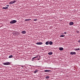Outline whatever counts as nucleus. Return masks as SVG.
<instances>
[{
    "instance_id": "f257e3e1",
    "label": "nucleus",
    "mask_w": 80,
    "mask_h": 80,
    "mask_svg": "<svg viewBox=\"0 0 80 80\" xmlns=\"http://www.w3.org/2000/svg\"><path fill=\"white\" fill-rule=\"evenodd\" d=\"M17 22V21L15 20H12L10 22V23L11 24H13V23H15Z\"/></svg>"
},
{
    "instance_id": "f03ea898",
    "label": "nucleus",
    "mask_w": 80,
    "mask_h": 80,
    "mask_svg": "<svg viewBox=\"0 0 80 80\" xmlns=\"http://www.w3.org/2000/svg\"><path fill=\"white\" fill-rule=\"evenodd\" d=\"M3 64L4 65H10V63L9 62H7L3 63Z\"/></svg>"
},
{
    "instance_id": "7ed1b4c3",
    "label": "nucleus",
    "mask_w": 80,
    "mask_h": 80,
    "mask_svg": "<svg viewBox=\"0 0 80 80\" xmlns=\"http://www.w3.org/2000/svg\"><path fill=\"white\" fill-rule=\"evenodd\" d=\"M70 54L72 55H75L76 54V52H71Z\"/></svg>"
},
{
    "instance_id": "20e7f679",
    "label": "nucleus",
    "mask_w": 80,
    "mask_h": 80,
    "mask_svg": "<svg viewBox=\"0 0 80 80\" xmlns=\"http://www.w3.org/2000/svg\"><path fill=\"white\" fill-rule=\"evenodd\" d=\"M37 45H42L43 44V43L42 42H38L36 43Z\"/></svg>"
},
{
    "instance_id": "39448f33",
    "label": "nucleus",
    "mask_w": 80,
    "mask_h": 80,
    "mask_svg": "<svg viewBox=\"0 0 80 80\" xmlns=\"http://www.w3.org/2000/svg\"><path fill=\"white\" fill-rule=\"evenodd\" d=\"M45 72H50V70H45Z\"/></svg>"
},
{
    "instance_id": "423d86ee",
    "label": "nucleus",
    "mask_w": 80,
    "mask_h": 80,
    "mask_svg": "<svg viewBox=\"0 0 80 80\" xmlns=\"http://www.w3.org/2000/svg\"><path fill=\"white\" fill-rule=\"evenodd\" d=\"M21 33H23V34H25V33H26V31H22L21 32Z\"/></svg>"
},
{
    "instance_id": "0eeeda50",
    "label": "nucleus",
    "mask_w": 80,
    "mask_h": 80,
    "mask_svg": "<svg viewBox=\"0 0 80 80\" xmlns=\"http://www.w3.org/2000/svg\"><path fill=\"white\" fill-rule=\"evenodd\" d=\"M69 25H73V22H70L69 23Z\"/></svg>"
},
{
    "instance_id": "6e6552de",
    "label": "nucleus",
    "mask_w": 80,
    "mask_h": 80,
    "mask_svg": "<svg viewBox=\"0 0 80 80\" xmlns=\"http://www.w3.org/2000/svg\"><path fill=\"white\" fill-rule=\"evenodd\" d=\"M30 20H31V19H27L25 20V22H28V21H30Z\"/></svg>"
},
{
    "instance_id": "1a4fd4ad",
    "label": "nucleus",
    "mask_w": 80,
    "mask_h": 80,
    "mask_svg": "<svg viewBox=\"0 0 80 80\" xmlns=\"http://www.w3.org/2000/svg\"><path fill=\"white\" fill-rule=\"evenodd\" d=\"M37 57H38V56H37V57H34L32 58V61H33V60H34V59H35V58H37Z\"/></svg>"
},
{
    "instance_id": "9d476101",
    "label": "nucleus",
    "mask_w": 80,
    "mask_h": 80,
    "mask_svg": "<svg viewBox=\"0 0 80 80\" xmlns=\"http://www.w3.org/2000/svg\"><path fill=\"white\" fill-rule=\"evenodd\" d=\"M49 45H52V44H53V42H52V41H50L49 42Z\"/></svg>"
},
{
    "instance_id": "9b49d317",
    "label": "nucleus",
    "mask_w": 80,
    "mask_h": 80,
    "mask_svg": "<svg viewBox=\"0 0 80 80\" xmlns=\"http://www.w3.org/2000/svg\"><path fill=\"white\" fill-rule=\"evenodd\" d=\"M52 53H53L51 52H49L48 53V55H52Z\"/></svg>"
},
{
    "instance_id": "f8f14e48",
    "label": "nucleus",
    "mask_w": 80,
    "mask_h": 80,
    "mask_svg": "<svg viewBox=\"0 0 80 80\" xmlns=\"http://www.w3.org/2000/svg\"><path fill=\"white\" fill-rule=\"evenodd\" d=\"M46 45H48L49 44V41H47L45 43Z\"/></svg>"
},
{
    "instance_id": "ddd939ff",
    "label": "nucleus",
    "mask_w": 80,
    "mask_h": 80,
    "mask_svg": "<svg viewBox=\"0 0 80 80\" xmlns=\"http://www.w3.org/2000/svg\"><path fill=\"white\" fill-rule=\"evenodd\" d=\"M63 50V48H59V50Z\"/></svg>"
},
{
    "instance_id": "4468645a",
    "label": "nucleus",
    "mask_w": 80,
    "mask_h": 80,
    "mask_svg": "<svg viewBox=\"0 0 80 80\" xmlns=\"http://www.w3.org/2000/svg\"><path fill=\"white\" fill-rule=\"evenodd\" d=\"M12 57H13V55H11L8 57V58H12Z\"/></svg>"
},
{
    "instance_id": "2eb2a0df",
    "label": "nucleus",
    "mask_w": 80,
    "mask_h": 80,
    "mask_svg": "<svg viewBox=\"0 0 80 80\" xmlns=\"http://www.w3.org/2000/svg\"><path fill=\"white\" fill-rule=\"evenodd\" d=\"M13 1H12L11 2H9V4H10V5H11V4H13Z\"/></svg>"
},
{
    "instance_id": "dca6fc26",
    "label": "nucleus",
    "mask_w": 80,
    "mask_h": 80,
    "mask_svg": "<svg viewBox=\"0 0 80 80\" xmlns=\"http://www.w3.org/2000/svg\"><path fill=\"white\" fill-rule=\"evenodd\" d=\"M37 72H38V70H36L34 72V73H37Z\"/></svg>"
},
{
    "instance_id": "f3484780",
    "label": "nucleus",
    "mask_w": 80,
    "mask_h": 80,
    "mask_svg": "<svg viewBox=\"0 0 80 80\" xmlns=\"http://www.w3.org/2000/svg\"><path fill=\"white\" fill-rule=\"evenodd\" d=\"M65 37V35H61L60 36V37Z\"/></svg>"
},
{
    "instance_id": "a211bd4d",
    "label": "nucleus",
    "mask_w": 80,
    "mask_h": 80,
    "mask_svg": "<svg viewBox=\"0 0 80 80\" xmlns=\"http://www.w3.org/2000/svg\"><path fill=\"white\" fill-rule=\"evenodd\" d=\"M80 50L79 48H78V49H76V50Z\"/></svg>"
},
{
    "instance_id": "6ab92c4d",
    "label": "nucleus",
    "mask_w": 80,
    "mask_h": 80,
    "mask_svg": "<svg viewBox=\"0 0 80 80\" xmlns=\"http://www.w3.org/2000/svg\"><path fill=\"white\" fill-rule=\"evenodd\" d=\"M49 78V77L48 76H46V78Z\"/></svg>"
},
{
    "instance_id": "aec40b11",
    "label": "nucleus",
    "mask_w": 80,
    "mask_h": 80,
    "mask_svg": "<svg viewBox=\"0 0 80 80\" xmlns=\"http://www.w3.org/2000/svg\"><path fill=\"white\" fill-rule=\"evenodd\" d=\"M5 8L6 9H8V7H6Z\"/></svg>"
},
{
    "instance_id": "412c9836",
    "label": "nucleus",
    "mask_w": 80,
    "mask_h": 80,
    "mask_svg": "<svg viewBox=\"0 0 80 80\" xmlns=\"http://www.w3.org/2000/svg\"><path fill=\"white\" fill-rule=\"evenodd\" d=\"M34 21H37V19H34L33 20Z\"/></svg>"
},
{
    "instance_id": "4be33fe9",
    "label": "nucleus",
    "mask_w": 80,
    "mask_h": 80,
    "mask_svg": "<svg viewBox=\"0 0 80 80\" xmlns=\"http://www.w3.org/2000/svg\"><path fill=\"white\" fill-rule=\"evenodd\" d=\"M2 9H6L5 8V7H3V8H2Z\"/></svg>"
},
{
    "instance_id": "5701e85b",
    "label": "nucleus",
    "mask_w": 80,
    "mask_h": 80,
    "mask_svg": "<svg viewBox=\"0 0 80 80\" xmlns=\"http://www.w3.org/2000/svg\"><path fill=\"white\" fill-rule=\"evenodd\" d=\"M12 2H13V3H14L15 2V1H13Z\"/></svg>"
},
{
    "instance_id": "b1692460",
    "label": "nucleus",
    "mask_w": 80,
    "mask_h": 80,
    "mask_svg": "<svg viewBox=\"0 0 80 80\" xmlns=\"http://www.w3.org/2000/svg\"><path fill=\"white\" fill-rule=\"evenodd\" d=\"M78 42H79V43H80V40H79V41H78Z\"/></svg>"
},
{
    "instance_id": "393cba45",
    "label": "nucleus",
    "mask_w": 80,
    "mask_h": 80,
    "mask_svg": "<svg viewBox=\"0 0 80 80\" xmlns=\"http://www.w3.org/2000/svg\"><path fill=\"white\" fill-rule=\"evenodd\" d=\"M6 6L7 7H9V5H7Z\"/></svg>"
},
{
    "instance_id": "a878e982",
    "label": "nucleus",
    "mask_w": 80,
    "mask_h": 80,
    "mask_svg": "<svg viewBox=\"0 0 80 80\" xmlns=\"http://www.w3.org/2000/svg\"><path fill=\"white\" fill-rule=\"evenodd\" d=\"M65 34H67V32H64Z\"/></svg>"
},
{
    "instance_id": "bb28decb",
    "label": "nucleus",
    "mask_w": 80,
    "mask_h": 80,
    "mask_svg": "<svg viewBox=\"0 0 80 80\" xmlns=\"http://www.w3.org/2000/svg\"><path fill=\"white\" fill-rule=\"evenodd\" d=\"M38 60H39V59H38Z\"/></svg>"
},
{
    "instance_id": "cd10ccee",
    "label": "nucleus",
    "mask_w": 80,
    "mask_h": 80,
    "mask_svg": "<svg viewBox=\"0 0 80 80\" xmlns=\"http://www.w3.org/2000/svg\"><path fill=\"white\" fill-rule=\"evenodd\" d=\"M22 68H23V66H22Z\"/></svg>"
}]
</instances>
